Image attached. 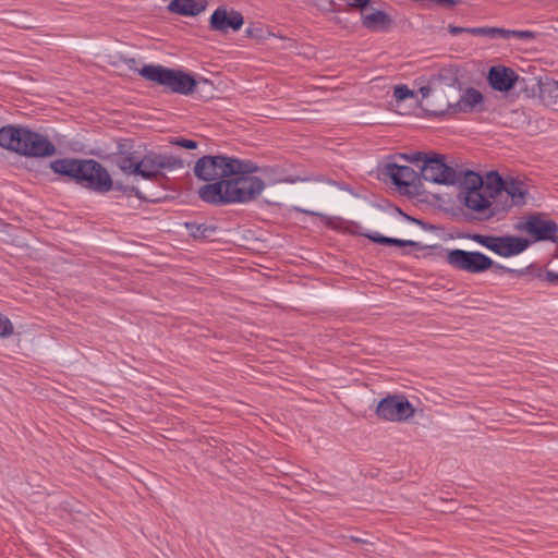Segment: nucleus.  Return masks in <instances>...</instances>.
<instances>
[{
    "label": "nucleus",
    "instance_id": "27",
    "mask_svg": "<svg viewBox=\"0 0 558 558\" xmlns=\"http://www.w3.org/2000/svg\"><path fill=\"white\" fill-rule=\"evenodd\" d=\"M399 157L402 158L403 160L414 163V165H417L421 161L424 162L426 158H429L426 154H424L422 151H416V153H411V154L404 153V154H400Z\"/></svg>",
    "mask_w": 558,
    "mask_h": 558
},
{
    "label": "nucleus",
    "instance_id": "16",
    "mask_svg": "<svg viewBox=\"0 0 558 558\" xmlns=\"http://www.w3.org/2000/svg\"><path fill=\"white\" fill-rule=\"evenodd\" d=\"M488 82L494 89L507 92L514 85L515 75L505 66H493L488 73Z\"/></svg>",
    "mask_w": 558,
    "mask_h": 558
},
{
    "label": "nucleus",
    "instance_id": "31",
    "mask_svg": "<svg viewBox=\"0 0 558 558\" xmlns=\"http://www.w3.org/2000/svg\"><path fill=\"white\" fill-rule=\"evenodd\" d=\"M492 268H495L496 270H500V271H506V272H517L518 271V270L508 268V267H506L501 264L495 263V262H494V266Z\"/></svg>",
    "mask_w": 558,
    "mask_h": 558
},
{
    "label": "nucleus",
    "instance_id": "11",
    "mask_svg": "<svg viewBox=\"0 0 558 558\" xmlns=\"http://www.w3.org/2000/svg\"><path fill=\"white\" fill-rule=\"evenodd\" d=\"M421 174L427 182L453 185L459 182L463 173H457L452 167L445 162L442 156L435 155L425 159L421 167Z\"/></svg>",
    "mask_w": 558,
    "mask_h": 558
},
{
    "label": "nucleus",
    "instance_id": "34",
    "mask_svg": "<svg viewBox=\"0 0 558 558\" xmlns=\"http://www.w3.org/2000/svg\"><path fill=\"white\" fill-rule=\"evenodd\" d=\"M554 86H555V89L558 90V80L554 81Z\"/></svg>",
    "mask_w": 558,
    "mask_h": 558
},
{
    "label": "nucleus",
    "instance_id": "13",
    "mask_svg": "<svg viewBox=\"0 0 558 558\" xmlns=\"http://www.w3.org/2000/svg\"><path fill=\"white\" fill-rule=\"evenodd\" d=\"M243 15L235 11H228L226 7H218L210 16V28L220 33L229 29L238 32L243 26Z\"/></svg>",
    "mask_w": 558,
    "mask_h": 558
},
{
    "label": "nucleus",
    "instance_id": "9",
    "mask_svg": "<svg viewBox=\"0 0 558 558\" xmlns=\"http://www.w3.org/2000/svg\"><path fill=\"white\" fill-rule=\"evenodd\" d=\"M183 167V160L173 155L148 153L142 156L137 168H135V175H140L145 180H153L165 170L172 171Z\"/></svg>",
    "mask_w": 558,
    "mask_h": 558
},
{
    "label": "nucleus",
    "instance_id": "21",
    "mask_svg": "<svg viewBox=\"0 0 558 558\" xmlns=\"http://www.w3.org/2000/svg\"><path fill=\"white\" fill-rule=\"evenodd\" d=\"M142 156L135 150L121 151L117 156V166L126 175H135Z\"/></svg>",
    "mask_w": 558,
    "mask_h": 558
},
{
    "label": "nucleus",
    "instance_id": "23",
    "mask_svg": "<svg viewBox=\"0 0 558 558\" xmlns=\"http://www.w3.org/2000/svg\"><path fill=\"white\" fill-rule=\"evenodd\" d=\"M469 34L487 38H502V28L499 27H470Z\"/></svg>",
    "mask_w": 558,
    "mask_h": 558
},
{
    "label": "nucleus",
    "instance_id": "22",
    "mask_svg": "<svg viewBox=\"0 0 558 558\" xmlns=\"http://www.w3.org/2000/svg\"><path fill=\"white\" fill-rule=\"evenodd\" d=\"M369 239L376 243L380 244H389V245H398V246H415L416 242L412 240H400L396 238H388L380 234L369 235Z\"/></svg>",
    "mask_w": 558,
    "mask_h": 558
},
{
    "label": "nucleus",
    "instance_id": "19",
    "mask_svg": "<svg viewBox=\"0 0 558 558\" xmlns=\"http://www.w3.org/2000/svg\"><path fill=\"white\" fill-rule=\"evenodd\" d=\"M256 173H258L257 177L263 179L265 186L267 184L275 185L278 183L293 184V183L301 181V179L298 177L284 175L282 169L279 167H270V166L258 167V170Z\"/></svg>",
    "mask_w": 558,
    "mask_h": 558
},
{
    "label": "nucleus",
    "instance_id": "14",
    "mask_svg": "<svg viewBox=\"0 0 558 558\" xmlns=\"http://www.w3.org/2000/svg\"><path fill=\"white\" fill-rule=\"evenodd\" d=\"M500 195L504 193L510 197L509 206H522L526 203V197L529 194L527 184L519 179H514L512 177L502 178L500 175Z\"/></svg>",
    "mask_w": 558,
    "mask_h": 558
},
{
    "label": "nucleus",
    "instance_id": "4",
    "mask_svg": "<svg viewBox=\"0 0 558 558\" xmlns=\"http://www.w3.org/2000/svg\"><path fill=\"white\" fill-rule=\"evenodd\" d=\"M0 146L26 157L45 158L56 153V146L47 136L12 125L0 129Z\"/></svg>",
    "mask_w": 558,
    "mask_h": 558
},
{
    "label": "nucleus",
    "instance_id": "6",
    "mask_svg": "<svg viewBox=\"0 0 558 558\" xmlns=\"http://www.w3.org/2000/svg\"><path fill=\"white\" fill-rule=\"evenodd\" d=\"M240 159L223 155L203 156L194 166L195 175L203 181L216 183L229 180L240 169Z\"/></svg>",
    "mask_w": 558,
    "mask_h": 558
},
{
    "label": "nucleus",
    "instance_id": "3",
    "mask_svg": "<svg viewBox=\"0 0 558 558\" xmlns=\"http://www.w3.org/2000/svg\"><path fill=\"white\" fill-rule=\"evenodd\" d=\"M50 168L54 173L69 177L94 192L107 193L113 185L107 169L93 159H56L50 162Z\"/></svg>",
    "mask_w": 558,
    "mask_h": 558
},
{
    "label": "nucleus",
    "instance_id": "28",
    "mask_svg": "<svg viewBox=\"0 0 558 558\" xmlns=\"http://www.w3.org/2000/svg\"><path fill=\"white\" fill-rule=\"evenodd\" d=\"M173 145H177L179 147L185 148V149H195L197 148V142L193 140L187 138H177L171 142Z\"/></svg>",
    "mask_w": 558,
    "mask_h": 558
},
{
    "label": "nucleus",
    "instance_id": "32",
    "mask_svg": "<svg viewBox=\"0 0 558 558\" xmlns=\"http://www.w3.org/2000/svg\"><path fill=\"white\" fill-rule=\"evenodd\" d=\"M547 279L549 282L554 284H558V272L555 271H547Z\"/></svg>",
    "mask_w": 558,
    "mask_h": 558
},
{
    "label": "nucleus",
    "instance_id": "5",
    "mask_svg": "<svg viewBox=\"0 0 558 558\" xmlns=\"http://www.w3.org/2000/svg\"><path fill=\"white\" fill-rule=\"evenodd\" d=\"M138 73L147 81L180 95H190L196 87L194 76L182 70L169 69L159 64H146Z\"/></svg>",
    "mask_w": 558,
    "mask_h": 558
},
{
    "label": "nucleus",
    "instance_id": "17",
    "mask_svg": "<svg viewBox=\"0 0 558 558\" xmlns=\"http://www.w3.org/2000/svg\"><path fill=\"white\" fill-rule=\"evenodd\" d=\"M483 102V95L474 89H466L453 104L448 105V111L450 113H459V112H471Z\"/></svg>",
    "mask_w": 558,
    "mask_h": 558
},
{
    "label": "nucleus",
    "instance_id": "2",
    "mask_svg": "<svg viewBox=\"0 0 558 558\" xmlns=\"http://www.w3.org/2000/svg\"><path fill=\"white\" fill-rule=\"evenodd\" d=\"M458 183L461 187L458 199L469 210L484 219H489L496 214L493 205L500 195L501 186L500 174L497 171L488 172L485 181L478 173L465 171Z\"/></svg>",
    "mask_w": 558,
    "mask_h": 558
},
{
    "label": "nucleus",
    "instance_id": "1",
    "mask_svg": "<svg viewBox=\"0 0 558 558\" xmlns=\"http://www.w3.org/2000/svg\"><path fill=\"white\" fill-rule=\"evenodd\" d=\"M239 168L229 180L199 187L201 199L211 205L246 204L256 199L265 190L263 179L256 174L258 166L240 159Z\"/></svg>",
    "mask_w": 558,
    "mask_h": 558
},
{
    "label": "nucleus",
    "instance_id": "30",
    "mask_svg": "<svg viewBox=\"0 0 558 558\" xmlns=\"http://www.w3.org/2000/svg\"><path fill=\"white\" fill-rule=\"evenodd\" d=\"M469 29H470V27H460V26H449L448 27L449 33L454 36L462 34V33L469 34Z\"/></svg>",
    "mask_w": 558,
    "mask_h": 558
},
{
    "label": "nucleus",
    "instance_id": "24",
    "mask_svg": "<svg viewBox=\"0 0 558 558\" xmlns=\"http://www.w3.org/2000/svg\"><path fill=\"white\" fill-rule=\"evenodd\" d=\"M511 37H515L518 39L527 41L535 37V33H533L532 31H517L502 28V38L509 39Z\"/></svg>",
    "mask_w": 558,
    "mask_h": 558
},
{
    "label": "nucleus",
    "instance_id": "8",
    "mask_svg": "<svg viewBox=\"0 0 558 558\" xmlns=\"http://www.w3.org/2000/svg\"><path fill=\"white\" fill-rule=\"evenodd\" d=\"M446 260L452 268L470 274H482L494 266V260L480 251L451 250Z\"/></svg>",
    "mask_w": 558,
    "mask_h": 558
},
{
    "label": "nucleus",
    "instance_id": "33",
    "mask_svg": "<svg viewBox=\"0 0 558 558\" xmlns=\"http://www.w3.org/2000/svg\"><path fill=\"white\" fill-rule=\"evenodd\" d=\"M420 92H421V94H422V96H423V97H427V96L429 95L430 89H429V87H426V86H425V87H422V88L420 89Z\"/></svg>",
    "mask_w": 558,
    "mask_h": 558
},
{
    "label": "nucleus",
    "instance_id": "10",
    "mask_svg": "<svg viewBox=\"0 0 558 558\" xmlns=\"http://www.w3.org/2000/svg\"><path fill=\"white\" fill-rule=\"evenodd\" d=\"M414 413V407L404 395L387 396L376 408L377 416L387 422H405L413 417Z\"/></svg>",
    "mask_w": 558,
    "mask_h": 558
},
{
    "label": "nucleus",
    "instance_id": "29",
    "mask_svg": "<svg viewBox=\"0 0 558 558\" xmlns=\"http://www.w3.org/2000/svg\"><path fill=\"white\" fill-rule=\"evenodd\" d=\"M349 7L352 8H365L369 0H345Z\"/></svg>",
    "mask_w": 558,
    "mask_h": 558
},
{
    "label": "nucleus",
    "instance_id": "26",
    "mask_svg": "<svg viewBox=\"0 0 558 558\" xmlns=\"http://www.w3.org/2000/svg\"><path fill=\"white\" fill-rule=\"evenodd\" d=\"M14 332V326L12 322L0 312V338H9Z\"/></svg>",
    "mask_w": 558,
    "mask_h": 558
},
{
    "label": "nucleus",
    "instance_id": "7",
    "mask_svg": "<svg viewBox=\"0 0 558 558\" xmlns=\"http://www.w3.org/2000/svg\"><path fill=\"white\" fill-rule=\"evenodd\" d=\"M468 238L500 257L509 258L523 253L530 245L529 240L515 235L469 234Z\"/></svg>",
    "mask_w": 558,
    "mask_h": 558
},
{
    "label": "nucleus",
    "instance_id": "20",
    "mask_svg": "<svg viewBox=\"0 0 558 558\" xmlns=\"http://www.w3.org/2000/svg\"><path fill=\"white\" fill-rule=\"evenodd\" d=\"M391 20L381 10L372 9L362 13L363 25L371 31H381L389 26Z\"/></svg>",
    "mask_w": 558,
    "mask_h": 558
},
{
    "label": "nucleus",
    "instance_id": "18",
    "mask_svg": "<svg viewBox=\"0 0 558 558\" xmlns=\"http://www.w3.org/2000/svg\"><path fill=\"white\" fill-rule=\"evenodd\" d=\"M206 0H172L168 10L183 16H196L206 9Z\"/></svg>",
    "mask_w": 558,
    "mask_h": 558
},
{
    "label": "nucleus",
    "instance_id": "25",
    "mask_svg": "<svg viewBox=\"0 0 558 558\" xmlns=\"http://www.w3.org/2000/svg\"><path fill=\"white\" fill-rule=\"evenodd\" d=\"M393 97L397 102L404 101L410 98H415L416 94L414 90L410 89L407 85H397L393 88Z\"/></svg>",
    "mask_w": 558,
    "mask_h": 558
},
{
    "label": "nucleus",
    "instance_id": "15",
    "mask_svg": "<svg viewBox=\"0 0 558 558\" xmlns=\"http://www.w3.org/2000/svg\"><path fill=\"white\" fill-rule=\"evenodd\" d=\"M384 174L389 177L392 183L399 189L409 187L417 180V173L409 166H400L395 162H387L384 166Z\"/></svg>",
    "mask_w": 558,
    "mask_h": 558
},
{
    "label": "nucleus",
    "instance_id": "12",
    "mask_svg": "<svg viewBox=\"0 0 558 558\" xmlns=\"http://www.w3.org/2000/svg\"><path fill=\"white\" fill-rule=\"evenodd\" d=\"M515 229L527 232L536 241L553 240L558 232L556 222L542 219L538 216H530L524 222L518 223Z\"/></svg>",
    "mask_w": 558,
    "mask_h": 558
}]
</instances>
